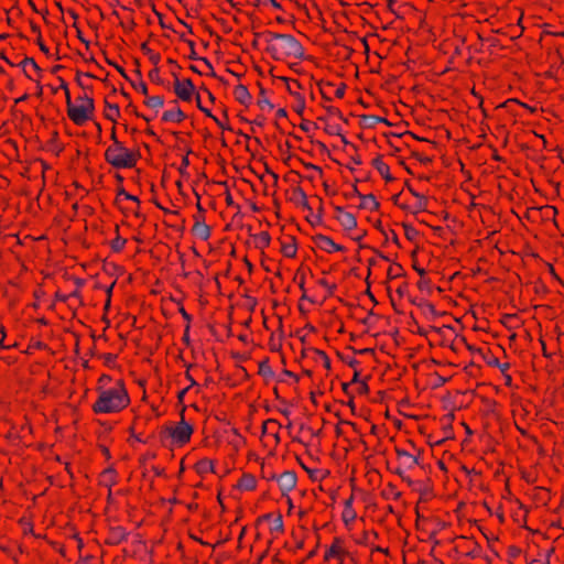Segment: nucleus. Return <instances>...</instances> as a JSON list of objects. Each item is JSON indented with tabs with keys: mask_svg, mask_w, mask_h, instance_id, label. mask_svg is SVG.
Returning a JSON list of instances; mask_svg holds the SVG:
<instances>
[{
	"mask_svg": "<svg viewBox=\"0 0 564 564\" xmlns=\"http://www.w3.org/2000/svg\"><path fill=\"white\" fill-rule=\"evenodd\" d=\"M314 245L317 249L326 253L344 252L345 247L335 242L329 236L318 234L313 238Z\"/></svg>",
	"mask_w": 564,
	"mask_h": 564,
	"instance_id": "obj_8",
	"label": "nucleus"
},
{
	"mask_svg": "<svg viewBox=\"0 0 564 564\" xmlns=\"http://www.w3.org/2000/svg\"><path fill=\"white\" fill-rule=\"evenodd\" d=\"M163 98L160 96H151L145 100V105L152 109H160L163 106Z\"/></svg>",
	"mask_w": 564,
	"mask_h": 564,
	"instance_id": "obj_20",
	"label": "nucleus"
},
{
	"mask_svg": "<svg viewBox=\"0 0 564 564\" xmlns=\"http://www.w3.org/2000/svg\"><path fill=\"white\" fill-rule=\"evenodd\" d=\"M166 432L171 438L172 445L183 446L189 442L193 434V427L189 423L181 420L175 425L167 427Z\"/></svg>",
	"mask_w": 564,
	"mask_h": 564,
	"instance_id": "obj_6",
	"label": "nucleus"
},
{
	"mask_svg": "<svg viewBox=\"0 0 564 564\" xmlns=\"http://www.w3.org/2000/svg\"><path fill=\"white\" fill-rule=\"evenodd\" d=\"M282 527V522L279 521V524H275V528H281Z\"/></svg>",
	"mask_w": 564,
	"mask_h": 564,
	"instance_id": "obj_33",
	"label": "nucleus"
},
{
	"mask_svg": "<svg viewBox=\"0 0 564 564\" xmlns=\"http://www.w3.org/2000/svg\"><path fill=\"white\" fill-rule=\"evenodd\" d=\"M270 240V235L267 231H261L254 237L256 246L260 249L269 247Z\"/></svg>",
	"mask_w": 564,
	"mask_h": 564,
	"instance_id": "obj_19",
	"label": "nucleus"
},
{
	"mask_svg": "<svg viewBox=\"0 0 564 564\" xmlns=\"http://www.w3.org/2000/svg\"><path fill=\"white\" fill-rule=\"evenodd\" d=\"M386 1H387V4H388L389 10H391V11H392V10H393V7H394V4H395V2H397L398 0H386Z\"/></svg>",
	"mask_w": 564,
	"mask_h": 564,
	"instance_id": "obj_25",
	"label": "nucleus"
},
{
	"mask_svg": "<svg viewBox=\"0 0 564 564\" xmlns=\"http://www.w3.org/2000/svg\"><path fill=\"white\" fill-rule=\"evenodd\" d=\"M212 119L217 123L218 127L224 128L223 122L217 117L213 116Z\"/></svg>",
	"mask_w": 564,
	"mask_h": 564,
	"instance_id": "obj_27",
	"label": "nucleus"
},
{
	"mask_svg": "<svg viewBox=\"0 0 564 564\" xmlns=\"http://www.w3.org/2000/svg\"><path fill=\"white\" fill-rule=\"evenodd\" d=\"M359 208L367 210H375L378 208V202L372 195H362L360 196Z\"/></svg>",
	"mask_w": 564,
	"mask_h": 564,
	"instance_id": "obj_18",
	"label": "nucleus"
},
{
	"mask_svg": "<svg viewBox=\"0 0 564 564\" xmlns=\"http://www.w3.org/2000/svg\"><path fill=\"white\" fill-rule=\"evenodd\" d=\"M105 118L113 123H117L121 116L120 108L117 104H111L109 101L105 102L104 109Z\"/></svg>",
	"mask_w": 564,
	"mask_h": 564,
	"instance_id": "obj_15",
	"label": "nucleus"
},
{
	"mask_svg": "<svg viewBox=\"0 0 564 564\" xmlns=\"http://www.w3.org/2000/svg\"><path fill=\"white\" fill-rule=\"evenodd\" d=\"M278 486L282 492L283 497H288V495L295 488L297 482L296 474L293 471H284L276 478Z\"/></svg>",
	"mask_w": 564,
	"mask_h": 564,
	"instance_id": "obj_9",
	"label": "nucleus"
},
{
	"mask_svg": "<svg viewBox=\"0 0 564 564\" xmlns=\"http://www.w3.org/2000/svg\"><path fill=\"white\" fill-rule=\"evenodd\" d=\"M294 97H295V102H294L293 109L296 113L302 115L305 109V100L299 94L294 95Z\"/></svg>",
	"mask_w": 564,
	"mask_h": 564,
	"instance_id": "obj_22",
	"label": "nucleus"
},
{
	"mask_svg": "<svg viewBox=\"0 0 564 564\" xmlns=\"http://www.w3.org/2000/svg\"><path fill=\"white\" fill-rule=\"evenodd\" d=\"M348 550L341 539L335 538L330 546L324 554L325 561L337 560L339 564H344V560L348 556Z\"/></svg>",
	"mask_w": 564,
	"mask_h": 564,
	"instance_id": "obj_7",
	"label": "nucleus"
},
{
	"mask_svg": "<svg viewBox=\"0 0 564 564\" xmlns=\"http://www.w3.org/2000/svg\"><path fill=\"white\" fill-rule=\"evenodd\" d=\"M112 478H113V471L112 470H106L102 475H101V481L106 485H109L110 482H112Z\"/></svg>",
	"mask_w": 564,
	"mask_h": 564,
	"instance_id": "obj_23",
	"label": "nucleus"
},
{
	"mask_svg": "<svg viewBox=\"0 0 564 564\" xmlns=\"http://www.w3.org/2000/svg\"><path fill=\"white\" fill-rule=\"evenodd\" d=\"M286 501H288V505H289V506H290V508H291V507H292V500H291V498H290L289 496L286 497Z\"/></svg>",
	"mask_w": 564,
	"mask_h": 564,
	"instance_id": "obj_30",
	"label": "nucleus"
},
{
	"mask_svg": "<svg viewBox=\"0 0 564 564\" xmlns=\"http://www.w3.org/2000/svg\"><path fill=\"white\" fill-rule=\"evenodd\" d=\"M282 527V522L279 521V524H275V528H281Z\"/></svg>",
	"mask_w": 564,
	"mask_h": 564,
	"instance_id": "obj_32",
	"label": "nucleus"
},
{
	"mask_svg": "<svg viewBox=\"0 0 564 564\" xmlns=\"http://www.w3.org/2000/svg\"><path fill=\"white\" fill-rule=\"evenodd\" d=\"M65 93L66 110L69 120L79 127L90 121L95 113V101L93 97L87 94H82L73 100L67 88H65Z\"/></svg>",
	"mask_w": 564,
	"mask_h": 564,
	"instance_id": "obj_2",
	"label": "nucleus"
},
{
	"mask_svg": "<svg viewBox=\"0 0 564 564\" xmlns=\"http://www.w3.org/2000/svg\"><path fill=\"white\" fill-rule=\"evenodd\" d=\"M28 66H30L34 70H39L36 63L32 58H26L24 61V67H28Z\"/></svg>",
	"mask_w": 564,
	"mask_h": 564,
	"instance_id": "obj_24",
	"label": "nucleus"
},
{
	"mask_svg": "<svg viewBox=\"0 0 564 564\" xmlns=\"http://www.w3.org/2000/svg\"><path fill=\"white\" fill-rule=\"evenodd\" d=\"M193 234L200 240H207L210 237V228L203 221H196L193 226Z\"/></svg>",
	"mask_w": 564,
	"mask_h": 564,
	"instance_id": "obj_17",
	"label": "nucleus"
},
{
	"mask_svg": "<svg viewBox=\"0 0 564 564\" xmlns=\"http://www.w3.org/2000/svg\"><path fill=\"white\" fill-rule=\"evenodd\" d=\"M271 50L275 57H299L302 55V46L299 41L289 34H274L271 42Z\"/></svg>",
	"mask_w": 564,
	"mask_h": 564,
	"instance_id": "obj_4",
	"label": "nucleus"
},
{
	"mask_svg": "<svg viewBox=\"0 0 564 564\" xmlns=\"http://www.w3.org/2000/svg\"><path fill=\"white\" fill-rule=\"evenodd\" d=\"M354 496H350L348 499L344 502V509L341 512V520L344 522V525L347 530H351L352 525L357 519V512L354 509Z\"/></svg>",
	"mask_w": 564,
	"mask_h": 564,
	"instance_id": "obj_10",
	"label": "nucleus"
},
{
	"mask_svg": "<svg viewBox=\"0 0 564 564\" xmlns=\"http://www.w3.org/2000/svg\"><path fill=\"white\" fill-rule=\"evenodd\" d=\"M367 384L365 382H360V391H367Z\"/></svg>",
	"mask_w": 564,
	"mask_h": 564,
	"instance_id": "obj_28",
	"label": "nucleus"
},
{
	"mask_svg": "<svg viewBox=\"0 0 564 564\" xmlns=\"http://www.w3.org/2000/svg\"><path fill=\"white\" fill-rule=\"evenodd\" d=\"M352 382H358V373H355V376L352 378Z\"/></svg>",
	"mask_w": 564,
	"mask_h": 564,
	"instance_id": "obj_31",
	"label": "nucleus"
},
{
	"mask_svg": "<svg viewBox=\"0 0 564 564\" xmlns=\"http://www.w3.org/2000/svg\"><path fill=\"white\" fill-rule=\"evenodd\" d=\"M399 458L403 462V464L408 465L409 467H412L416 464V458L406 453V452H398Z\"/></svg>",
	"mask_w": 564,
	"mask_h": 564,
	"instance_id": "obj_21",
	"label": "nucleus"
},
{
	"mask_svg": "<svg viewBox=\"0 0 564 564\" xmlns=\"http://www.w3.org/2000/svg\"><path fill=\"white\" fill-rule=\"evenodd\" d=\"M336 96L337 97H343L344 96V89H337Z\"/></svg>",
	"mask_w": 564,
	"mask_h": 564,
	"instance_id": "obj_29",
	"label": "nucleus"
},
{
	"mask_svg": "<svg viewBox=\"0 0 564 564\" xmlns=\"http://www.w3.org/2000/svg\"><path fill=\"white\" fill-rule=\"evenodd\" d=\"M257 485V478L252 474L245 473L237 481L235 489L240 492H250L256 490Z\"/></svg>",
	"mask_w": 564,
	"mask_h": 564,
	"instance_id": "obj_12",
	"label": "nucleus"
},
{
	"mask_svg": "<svg viewBox=\"0 0 564 564\" xmlns=\"http://www.w3.org/2000/svg\"><path fill=\"white\" fill-rule=\"evenodd\" d=\"M198 107H199V109H200V110H202L206 116H208V117L213 118V115H212L210 110H208V109H206V108L202 107L200 105H199Z\"/></svg>",
	"mask_w": 564,
	"mask_h": 564,
	"instance_id": "obj_26",
	"label": "nucleus"
},
{
	"mask_svg": "<svg viewBox=\"0 0 564 564\" xmlns=\"http://www.w3.org/2000/svg\"><path fill=\"white\" fill-rule=\"evenodd\" d=\"M112 143L105 151V160L116 169H131L137 164L138 155L124 147L116 137L115 130L111 133Z\"/></svg>",
	"mask_w": 564,
	"mask_h": 564,
	"instance_id": "obj_3",
	"label": "nucleus"
},
{
	"mask_svg": "<svg viewBox=\"0 0 564 564\" xmlns=\"http://www.w3.org/2000/svg\"><path fill=\"white\" fill-rule=\"evenodd\" d=\"M334 218L350 239L360 241L364 238L365 231L358 228L357 218L352 213L344 207L336 206L334 208Z\"/></svg>",
	"mask_w": 564,
	"mask_h": 564,
	"instance_id": "obj_5",
	"label": "nucleus"
},
{
	"mask_svg": "<svg viewBox=\"0 0 564 564\" xmlns=\"http://www.w3.org/2000/svg\"><path fill=\"white\" fill-rule=\"evenodd\" d=\"M195 470L198 475L205 476L215 471V464L209 458H202L195 464Z\"/></svg>",
	"mask_w": 564,
	"mask_h": 564,
	"instance_id": "obj_16",
	"label": "nucleus"
},
{
	"mask_svg": "<svg viewBox=\"0 0 564 564\" xmlns=\"http://www.w3.org/2000/svg\"><path fill=\"white\" fill-rule=\"evenodd\" d=\"M96 400L91 404L95 414H118L130 405V394L122 379L102 373L96 383Z\"/></svg>",
	"mask_w": 564,
	"mask_h": 564,
	"instance_id": "obj_1",
	"label": "nucleus"
},
{
	"mask_svg": "<svg viewBox=\"0 0 564 564\" xmlns=\"http://www.w3.org/2000/svg\"><path fill=\"white\" fill-rule=\"evenodd\" d=\"M174 90L180 99L188 101L192 99L195 88L189 79H182L175 82Z\"/></svg>",
	"mask_w": 564,
	"mask_h": 564,
	"instance_id": "obj_11",
	"label": "nucleus"
},
{
	"mask_svg": "<svg viewBox=\"0 0 564 564\" xmlns=\"http://www.w3.org/2000/svg\"><path fill=\"white\" fill-rule=\"evenodd\" d=\"M234 97L239 104L243 106H248L252 99L249 90L245 85H237L234 88Z\"/></svg>",
	"mask_w": 564,
	"mask_h": 564,
	"instance_id": "obj_14",
	"label": "nucleus"
},
{
	"mask_svg": "<svg viewBox=\"0 0 564 564\" xmlns=\"http://www.w3.org/2000/svg\"><path fill=\"white\" fill-rule=\"evenodd\" d=\"M281 253L290 259L296 257L297 245L293 237H288L281 240Z\"/></svg>",
	"mask_w": 564,
	"mask_h": 564,
	"instance_id": "obj_13",
	"label": "nucleus"
}]
</instances>
